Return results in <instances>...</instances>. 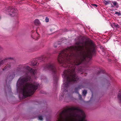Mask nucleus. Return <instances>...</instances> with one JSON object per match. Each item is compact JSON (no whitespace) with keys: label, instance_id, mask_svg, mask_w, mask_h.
Returning <instances> with one entry per match:
<instances>
[{"label":"nucleus","instance_id":"17","mask_svg":"<svg viewBox=\"0 0 121 121\" xmlns=\"http://www.w3.org/2000/svg\"><path fill=\"white\" fill-rule=\"evenodd\" d=\"M104 3L105 5L109 4V2L106 0H105Z\"/></svg>","mask_w":121,"mask_h":121},{"label":"nucleus","instance_id":"20","mask_svg":"<svg viewBox=\"0 0 121 121\" xmlns=\"http://www.w3.org/2000/svg\"><path fill=\"white\" fill-rule=\"evenodd\" d=\"M45 21L46 22H48L49 21V18L47 17H46V18Z\"/></svg>","mask_w":121,"mask_h":121},{"label":"nucleus","instance_id":"15","mask_svg":"<svg viewBox=\"0 0 121 121\" xmlns=\"http://www.w3.org/2000/svg\"><path fill=\"white\" fill-rule=\"evenodd\" d=\"M87 93V91L86 90H84L82 92V94L84 96H86Z\"/></svg>","mask_w":121,"mask_h":121},{"label":"nucleus","instance_id":"16","mask_svg":"<svg viewBox=\"0 0 121 121\" xmlns=\"http://www.w3.org/2000/svg\"><path fill=\"white\" fill-rule=\"evenodd\" d=\"M60 45V44L59 43H58V42L56 43L54 45V47L55 48L57 47L59 45Z\"/></svg>","mask_w":121,"mask_h":121},{"label":"nucleus","instance_id":"18","mask_svg":"<svg viewBox=\"0 0 121 121\" xmlns=\"http://www.w3.org/2000/svg\"><path fill=\"white\" fill-rule=\"evenodd\" d=\"M39 120H41L42 121L43 120V118L41 116H39L38 117Z\"/></svg>","mask_w":121,"mask_h":121},{"label":"nucleus","instance_id":"23","mask_svg":"<svg viewBox=\"0 0 121 121\" xmlns=\"http://www.w3.org/2000/svg\"><path fill=\"white\" fill-rule=\"evenodd\" d=\"M108 77H109L111 79V76L110 75H108Z\"/></svg>","mask_w":121,"mask_h":121},{"label":"nucleus","instance_id":"14","mask_svg":"<svg viewBox=\"0 0 121 121\" xmlns=\"http://www.w3.org/2000/svg\"><path fill=\"white\" fill-rule=\"evenodd\" d=\"M105 72V71L103 70L100 69V71H99L97 73V74L98 75L100 73H104Z\"/></svg>","mask_w":121,"mask_h":121},{"label":"nucleus","instance_id":"21","mask_svg":"<svg viewBox=\"0 0 121 121\" xmlns=\"http://www.w3.org/2000/svg\"><path fill=\"white\" fill-rule=\"evenodd\" d=\"M115 14H118V16H119L120 15V13L118 12H117L115 13Z\"/></svg>","mask_w":121,"mask_h":121},{"label":"nucleus","instance_id":"2","mask_svg":"<svg viewBox=\"0 0 121 121\" xmlns=\"http://www.w3.org/2000/svg\"><path fill=\"white\" fill-rule=\"evenodd\" d=\"M36 72V70H34L25 64L18 65L13 73L11 75L8 74L7 77L5 80L7 85L4 86L5 91L7 89L9 91L11 89L10 86L7 84L8 81L9 80V82H10L14 77L15 74H25V76L20 78L17 82L16 84L17 90L19 91V93L22 94L23 97L22 98V99L32 95L39 85L36 82L31 83V79L30 76L28 75V74L30 73L35 78Z\"/></svg>","mask_w":121,"mask_h":121},{"label":"nucleus","instance_id":"5","mask_svg":"<svg viewBox=\"0 0 121 121\" xmlns=\"http://www.w3.org/2000/svg\"><path fill=\"white\" fill-rule=\"evenodd\" d=\"M6 9L4 11L11 16H14L17 15V9L14 7L10 6L7 7Z\"/></svg>","mask_w":121,"mask_h":121},{"label":"nucleus","instance_id":"8","mask_svg":"<svg viewBox=\"0 0 121 121\" xmlns=\"http://www.w3.org/2000/svg\"><path fill=\"white\" fill-rule=\"evenodd\" d=\"M111 2L113 4V5H112L111 6V7H113L114 6H115L116 8H118L119 7L117 1H112Z\"/></svg>","mask_w":121,"mask_h":121},{"label":"nucleus","instance_id":"13","mask_svg":"<svg viewBox=\"0 0 121 121\" xmlns=\"http://www.w3.org/2000/svg\"><path fill=\"white\" fill-rule=\"evenodd\" d=\"M118 98L121 103V93L118 94Z\"/></svg>","mask_w":121,"mask_h":121},{"label":"nucleus","instance_id":"24","mask_svg":"<svg viewBox=\"0 0 121 121\" xmlns=\"http://www.w3.org/2000/svg\"><path fill=\"white\" fill-rule=\"evenodd\" d=\"M2 48H1V47H0V52L1 51V50H2Z\"/></svg>","mask_w":121,"mask_h":121},{"label":"nucleus","instance_id":"7","mask_svg":"<svg viewBox=\"0 0 121 121\" xmlns=\"http://www.w3.org/2000/svg\"><path fill=\"white\" fill-rule=\"evenodd\" d=\"M12 59V58H7L3 60H2L0 61V66L2 65H3L4 63L6 61V60L8 59Z\"/></svg>","mask_w":121,"mask_h":121},{"label":"nucleus","instance_id":"25","mask_svg":"<svg viewBox=\"0 0 121 121\" xmlns=\"http://www.w3.org/2000/svg\"><path fill=\"white\" fill-rule=\"evenodd\" d=\"M37 35H38V34H37Z\"/></svg>","mask_w":121,"mask_h":121},{"label":"nucleus","instance_id":"19","mask_svg":"<svg viewBox=\"0 0 121 121\" xmlns=\"http://www.w3.org/2000/svg\"><path fill=\"white\" fill-rule=\"evenodd\" d=\"M91 5L92 6V7L95 8V7H97L98 5L96 4H91Z\"/></svg>","mask_w":121,"mask_h":121},{"label":"nucleus","instance_id":"22","mask_svg":"<svg viewBox=\"0 0 121 121\" xmlns=\"http://www.w3.org/2000/svg\"><path fill=\"white\" fill-rule=\"evenodd\" d=\"M32 37V38H34V39H36V40H37V39H38V38H37V39H36H36H35V37H34H34Z\"/></svg>","mask_w":121,"mask_h":121},{"label":"nucleus","instance_id":"6","mask_svg":"<svg viewBox=\"0 0 121 121\" xmlns=\"http://www.w3.org/2000/svg\"><path fill=\"white\" fill-rule=\"evenodd\" d=\"M85 87L82 85H80L78 86L77 87L75 88V93L78 94L79 95V97L80 99H81L82 98V96L79 94L78 92V91L80 89Z\"/></svg>","mask_w":121,"mask_h":121},{"label":"nucleus","instance_id":"1","mask_svg":"<svg viewBox=\"0 0 121 121\" xmlns=\"http://www.w3.org/2000/svg\"><path fill=\"white\" fill-rule=\"evenodd\" d=\"M75 44L78 45L71 46L64 49L58 57V62L61 65L68 68L63 72L62 77L65 83L61 86V91H68L70 84L78 81L75 69L78 72L82 71L83 67H78V66L90 61L95 52V45L91 42L90 47L87 49V42L84 41L82 37L78 38Z\"/></svg>","mask_w":121,"mask_h":121},{"label":"nucleus","instance_id":"12","mask_svg":"<svg viewBox=\"0 0 121 121\" xmlns=\"http://www.w3.org/2000/svg\"><path fill=\"white\" fill-rule=\"evenodd\" d=\"M34 23L36 25H39L40 24V22L38 19H35L34 21Z\"/></svg>","mask_w":121,"mask_h":121},{"label":"nucleus","instance_id":"10","mask_svg":"<svg viewBox=\"0 0 121 121\" xmlns=\"http://www.w3.org/2000/svg\"><path fill=\"white\" fill-rule=\"evenodd\" d=\"M11 65L10 64H8L2 69L3 70V71H4L7 69H8L11 67Z\"/></svg>","mask_w":121,"mask_h":121},{"label":"nucleus","instance_id":"11","mask_svg":"<svg viewBox=\"0 0 121 121\" xmlns=\"http://www.w3.org/2000/svg\"><path fill=\"white\" fill-rule=\"evenodd\" d=\"M48 59V57L47 56L45 55H43L40 58V59H41L42 61L44 62L46 60Z\"/></svg>","mask_w":121,"mask_h":121},{"label":"nucleus","instance_id":"3","mask_svg":"<svg viewBox=\"0 0 121 121\" xmlns=\"http://www.w3.org/2000/svg\"><path fill=\"white\" fill-rule=\"evenodd\" d=\"M85 112L78 107L66 109L57 114L56 121H87Z\"/></svg>","mask_w":121,"mask_h":121},{"label":"nucleus","instance_id":"9","mask_svg":"<svg viewBox=\"0 0 121 121\" xmlns=\"http://www.w3.org/2000/svg\"><path fill=\"white\" fill-rule=\"evenodd\" d=\"M31 66H37L39 63H38L36 61H32L31 62Z\"/></svg>","mask_w":121,"mask_h":121},{"label":"nucleus","instance_id":"4","mask_svg":"<svg viewBox=\"0 0 121 121\" xmlns=\"http://www.w3.org/2000/svg\"><path fill=\"white\" fill-rule=\"evenodd\" d=\"M43 69L45 71L49 70L52 72L53 75L54 83L56 84L58 79V73L56 68L55 64L51 62L44 65Z\"/></svg>","mask_w":121,"mask_h":121}]
</instances>
